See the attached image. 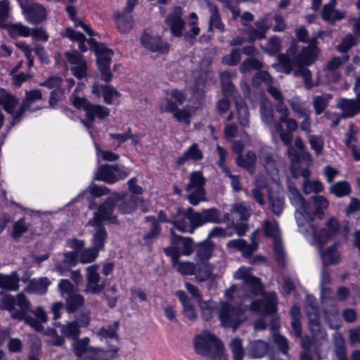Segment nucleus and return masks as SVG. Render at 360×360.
Wrapping results in <instances>:
<instances>
[{
	"label": "nucleus",
	"mask_w": 360,
	"mask_h": 360,
	"mask_svg": "<svg viewBox=\"0 0 360 360\" xmlns=\"http://www.w3.org/2000/svg\"><path fill=\"white\" fill-rule=\"evenodd\" d=\"M288 198L291 205L295 207V217L299 231L309 243L320 244V240L314 236V227L309 224L313 215L310 205L303 198L299 191L292 186H288Z\"/></svg>",
	"instance_id": "1"
},
{
	"label": "nucleus",
	"mask_w": 360,
	"mask_h": 360,
	"mask_svg": "<svg viewBox=\"0 0 360 360\" xmlns=\"http://www.w3.org/2000/svg\"><path fill=\"white\" fill-rule=\"evenodd\" d=\"M30 302L22 293L16 297L5 295L2 297L0 307L8 310L13 319L25 320V322L37 331H41L44 328L41 322L30 316H26L29 311Z\"/></svg>",
	"instance_id": "2"
},
{
	"label": "nucleus",
	"mask_w": 360,
	"mask_h": 360,
	"mask_svg": "<svg viewBox=\"0 0 360 360\" xmlns=\"http://www.w3.org/2000/svg\"><path fill=\"white\" fill-rule=\"evenodd\" d=\"M114 205L112 199H108L94 213V218L88 222L89 225L95 228V233L91 238V244L92 248L98 251L104 249L108 236L105 229L102 226V222L103 221H108L110 223L117 222L116 217L112 214Z\"/></svg>",
	"instance_id": "3"
},
{
	"label": "nucleus",
	"mask_w": 360,
	"mask_h": 360,
	"mask_svg": "<svg viewBox=\"0 0 360 360\" xmlns=\"http://www.w3.org/2000/svg\"><path fill=\"white\" fill-rule=\"evenodd\" d=\"M297 51L296 43H292L286 54H281L278 56L280 70L286 74L290 73L294 67L310 65L319 53V49L315 44H311L308 46L302 48L297 56L295 55Z\"/></svg>",
	"instance_id": "4"
},
{
	"label": "nucleus",
	"mask_w": 360,
	"mask_h": 360,
	"mask_svg": "<svg viewBox=\"0 0 360 360\" xmlns=\"http://www.w3.org/2000/svg\"><path fill=\"white\" fill-rule=\"evenodd\" d=\"M195 352L212 360H227L222 342L212 333L205 330L197 335L194 339Z\"/></svg>",
	"instance_id": "5"
},
{
	"label": "nucleus",
	"mask_w": 360,
	"mask_h": 360,
	"mask_svg": "<svg viewBox=\"0 0 360 360\" xmlns=\"http://www.w3.org/2000/svg\"><path fill=\"white\" fill-rule=\"evenodd\" d=\"M90 339L83 338L75 339L72 343V349L78 357H84L88 360H110L114 359L118 351L117 344H111L107 349L89 346Z\"/></svg>",
	"instance_id": "6"
},
{
	"label": "nucleus",
	"mask_w": 360,
	"mask_h": 360,
	"mask_svg": "<svg viewBox=\"0 0 360 360\" xmlns=\"http://www.w3.org/2000/svg\"><path fill=\"white\" fill-rule=\"evenodd\" d=\"M304 309L309 319V327L314 340L316 342L326 340L327 333L320 324L316 298L313 295L306 296Z\"/></svg>",
	"instance_id": "7"
},
{
	"label": "nucleus",
	"mask_w": 360,
	"mask_h": 360,
	"mask_svg": "<svg viewBox=\"0 0 360 360\" xmlns=\"http://www.w3.org/2000/svg\"><path fill=\"white\" fill-rule=\"evenodd\" d=\"M205 179L200 171L193 172L189 175V181L186 186V191L188 193V200L193 205H197L200 202L206 201L204 185Z\"/></svg>",
	"instance_id": "8"
},
{
	"label": "nucleus",
	"mask_w": 360,
	"mask_h": 360,
	"mask_svg": "<svg viewBox=\"0 0 360 360\" xmlns=\"http://www.w3.org/2000/svg\"><path fill=\"white\" fill-rule=\"evenodd\" d=\"M204 83L202 79H199L197 82L195 90L193 93V98H195L196 103L194 106H191V104L186 105L184 108L178 109L172 112L174 117L179 122L185 123L188 125L190 124V118L193 116L196 110L202 104L204 101V95L202 91Z\"/></svg>",
	"instance_id": "9"
},
{
	"label": "nucleus",
	"mask_w": 360,
	"mask_h": 360,
	"mask_svg": "<svg viewBox=\"0 0 360 360\" xmlns=\"http://www.w3.org/2000/svg\"><path fill=\"white\" fill-rule=\"evenodd\" d=\"M171 234L172 244L165 248V252L170 256L172 259L179 258L181 255L190 256L193 252V241L191 238L177 236L174 235L173 229H171Z\"/></svg>",
	"instance_id": "10"
},
{
	"label": "nucleus",
	"mask_w": 360,
	"mask_h": 360,
	"mask_svg": "<svg viewBox=\"0 0 360 360\" xmlns=\"http://www.w3.org/2000/svg\"><path fill=\"white\" fill-rule=\"evenodd\" d=\"M259 158L267 174L274 181L276 182L278 180L279 169L284 165L283 160L276 155L271 153L268 148H262L261 149Z\"/></svg>",
	"instance_id": "11"
},
{
	"label": "nucleus",
	"mask_w": 360,
	"mask_h": 360,
	"mask_svg": "<svg viewBox=\"0 0 360 360\" xmlns=\"http://www.w3.org/2000/svg\"><path fill=\"white\" fill-rule=\"evenodd\" d=\"M264 235L271 237L274 240V251L276 260L281 264L285 262V252L282 242L280 239V231L276 221L266 220L263 224Z\"/></svg>",
	"instance_id": "12"
},
{
	"label": "nucleus",
	"mask_w": 360,
	"mask_h": 360,
	"mask_svg": "<svg viewBox=\"0 0 360 360\" xmlns=\"http://www.w3.org/2000/svg\"><path fill=\"white\" fill-rule=\"evenodd\" d=\"M219 316L221 320V324L224 327L232 328L233 331H236L242 321L241 319V309L238 307H235L226 302H221L220 303V311Z\"/></svg>",
	"instance_id": "13"
},
{
	"label": "nucleus",
	"mask_w": 360,
	"mask_h": 360,
	"mask_svg": "<svg viewBox=\"0 0 360 360\" xmlns=\"http://www.w3.org/2000/svg\"><path fill=\"white\" fill-rule=\"evenodd\" d=\"M129 174V170L124 167H120L117 165H101L98 168L94 179L112 184L120 179H124Z\"/></svg>",
	"instance_id": "14"
},
{
	"label": "nucleus",
	"mask_w": 360,
	"mask_h": 360,
	"mask_svg": "<svg viewBox=\"0 0 360 360\" xmlns=\"http://www.w3.org/2000/svg\"><path fill=\"white\" fill-rule=\"evenodd\" d=\"M234 278L243 281L244 290L250 292L253 295H258L262 292L260 281L259 278L251 274L250 268L240 267L235 271Z\"/></svg>",
	"instance_id": "15"
},
{
	"label": "nucleus",
	"mask_w": 360,
	"mask_h": 360,
	"mask_svg": "<svg viewBox=\"0 0 360 360\" xmlns=\"http://www.w3.org/2000/svg\"><path fill=\"white\" fill-rule=\"evenodd\" d=\"M191 222L195 226L200 227L205 224H219L223 221L220 211L216 207L202 210L201 212L191 214Z\"/></svg>",
	"instance_id": "16"
},
{
	"label": "nucleus",
	"mask_w": 360,
	"mask_h": 360,
	"mask_svg": "<svg viewBox=\"0 0 360 360\" xmlns=\"http://www.w3.org/2000/svg\"><path fill=\"white\" fill-rule=\"evenodd\" d=\"M276 293L274 292H264L262 294V300L253 301L250 306V309L252 311L272 314L276 311Z\"/></svg>",
	"instance_id": "17"
},
{
	"label": "nucleus",
	"mask_w": 360,
	"mask_h": 360,
	"mask_svg": "<svg viewBox=\"0 0 360 360\" xmlns=\"http://www.w3.org/2000/svg\"><path fill=\"white\" fill-rule=\"evenodd\" d=\"M69 245L75 250L65 253L63 264H60L56 267L60 276L64 275L68 271L69 267L77 264L79 251L84 248V242L80 240L72 239L69 241Z\"/></svg>",
	"instance_id": "18"
},
{
	"label": "nucleus",
	"mask_w": 360,
	"mask_h": 360,
	"mask_svg": "<svg viewBox=\"0 0 360 360\" xmlns=\"http://www.w3.org/2000/svg\"><path fill=\"white\" fill-rule=\"evenodd\" d=\"M92 91L98 96H103L104 102L108 105L119 104L121 94L110 84H101L95 82Z\"/></svg>",
	"instance_id": "19"
},
{
	"label": "nucleus",
	"mask_w": 360,
	"mask_h": 360,
	"mask_svg": "<svg viewBox=\"0 0 360 360\" xmlns=\"http://www.w3.org/2000/svg\"><path fill=\"white\" fill-rule=\"evenodd\" d=\"M41 97L42 94L38 89L26 91L25 98L23 101L22 105L20 108L18 112L13 116L12 124H15L20 121V117L25 111L29 110L30 112H34L39 109V108H32V105L41 100Z\"/></svg>",
	"instance_id": "20"
},
{
	"label": "nucleus",
	"mask_w": 360,
	"mask_h": 360,
	"mask_svg": "<svg viewBox=\"0 0 360 360\" xmlns=\"http://www.w3.org/2000/svg\"><path fill=\"white\" fill-rule=\"evenodd\" d=\"M311 225L314 227V236L316 237V238L320 240L321 243H309L311 244L312 245L318 247V248H323V245L326 243V241L330 239L331 237L338 231L340 228L339 223L338 220L335 218H331L328 221L326 225L328 231L326 230L325 229H318L317 228H316L314 225H312L311 224Z\"/></svg>",
	"instance_id": "21"
},
{
	"label": "nucleus",
	"mask_w": 360,
	"mask_h": 360,
	"mask_svg": "<svg viewBox=\"0 0 360 360\" xmlns=\"http://www.w3.org/2000/svg\"><path fill=\"white\" fill-rule=\"evenodd\" d=\"M25 18L31 24H39L46 18V9L38 4L21 6Z\"/></svg>",
	"instance_id": "22"
},
{
	"label": "nucleus",
	"mask_w": 360,
	"mask_h": 360,
	"mask_svg": "<svg viewBox=\"0 0 360 360\" xmlns=\"http://www.w3.org/2000/svg\"><path fill=\"white\" fill-rule=\"evenodd\" d=\"M271 22L269 15H266L255 22V27H250L245 30L248 35V41H253L257 39L265 37L266 31L271 27Z\"/></svg>",
	"instance_id": "23"
},
{
	"label": "nucleus",
	"mask_w": 360,
	"mask_h": 360,
	"mask_svg": "<svg viewBox=\"0 0 360 360\" xmlns=\"http://www.w3.org/2000/svg\"><path fill=\"white\" fill-rule=\"evenodd\" d=\"M65 58L72 65L70 70L77 78L82 79L86 77L87 65L79 53H66Z\"/></svg>",
	"instance_id": "24"
},
{
	"label": "nucleus",
	"mask_w": 360,
	"mask_h": 360,
	"mask_svg": "<svg viewBox=\"0 0 360 360\" xmlns=\"http://www.w3.org/2000/svg\"><path fill=\"white\" fill-rule=\"evenodd\" d=\"M337 106L342 110V116L344 118L352 117L360 113V95L354 98H340Z\"/></svg>",
	"instance_id": "25"
},
{
	"label": "nucleus",
	"mask_w": 360,
	"mask_h": 360,
	"mask_svg": "<svg viewBox=\"0 0 360 360\" xmlns=\"http://www.w3.org/2000/svg\"><path fill=\"white\" fill-rule=\"evenodd\" d=\"M349 59V56L345 54L334 57L328 62L323 71L328 77V82H335L340 78V74L337 70L343 63L347 62Z\"/></svg>",
	"instance_id": "26"
},
{
	"label": "nucleus",
	"mask_w": 360,
	"mask_h": 360,
	"mask_svg": "<svg viewBox=\"0 0 360 360\" xmlns=\"http://www.w3.org/2000/svg\"><path fill=\"white\" fill-rule=\"evenodd\" d=\"M110 114V109L104 105L91 104L86 112V120H82V123L90 129L96 117L104 119Z\"/></svg>",
	"instance_id": "27"
},
{
	"label": "nucleus",
	"mask_w": 360,
	"mask_h": 360,
	"mask_svg": "<svg viewBox=\"0 0 360 360\" xmlns=\"http://www.w3.org/2000/svg\"><path fill=\"white\" fill-rule=\"evenodd\" d=\"M167 24L170 27L173 35L179 37L184 27V21L181 18V9L175 7L166 19Z\"/></svg>",
	"instance_id": "28"
},
{
	"label": "nucleus",
	"mask_w": 360,
	"mask_h": 360,
	"mask_svg": "<svg viewBox=\"0 0 360 360\" xmlns=\"http://www.w3.org/2000/svg\"><path fill=\"white\" fill-rule=\"evenodd\" d=\"M141 41L144 47L152 51L165 53L169 49V44L163 41L158 36H150L145 34L141 37Z\"/></svg>",
	"instance_id": "29"
},
{
	"label": "nucleus",
	"mask_w": 360,
	"mask_h": 360,
	"mask_svg": "<svg viewBox=\"0 0 360 360\" xmlns=\"http://www.w3.org/2000/svg\"><path fill=\"white\" fill-rule=\"evenodd\" d=\"M88 43L94 49L97 57V64L110 65L111 59L113 56L112 51L108 49L103 44L97 43L93 39H90Z\"/></svg>",
	"instance_id": "30"
},
{
	"label": "nucleus",
	"mask_w": 360,
	"mask_h": 360,
	"mask_svg": "<svg viewBox=\"0 0 360 360\" xmlns=\"http://www.w3.org/2000/svg\"><path fill=\"white\" fill-rule=\"evenodd\" d=\"M192 213H184L179 212L176 216L172 218V224L175 229L181 233H192L197 226L191 222V214Z\"/></svg>",
	"instance_id": "31"
},
{
	"label": "nucleus",
	"mask_w": 360,
	"mask_h": 360,
	"mask_svg": "<svg viewBox=\"0 0 360 360\" xmlns=\"http://www.w3.org/2000/svg\"><path fill=\"white\" fill-rule=\"evenodd\" d=\"M268 187L266 177L263 174H257L254 180V187L252 195L255 201L261 206L265 205L264 190Z\"/></svg>",
	"instance_id": "32"
},
{
	"label": "nucleus",
	"mask_w": 360,
	"mask_h": 360,
	"mask_svg": "<svg viewBox=\"0 0 360 360\" xmlns=\"http://www.w3.org/2000/svg\"><path fill=\"white\" fill-rule=\"evenodd\" d=\"M256 235L257 232H255L252 234V243L251 244H248V242L243 239H234L231 240L227 243V247L230 249L240 250L244 256L249 257L257 249V244L253 241Z\"/></svg>",
	"instance_id": "33"
},
{
	"label": "nucleus",
	"mask_w": 360,
	"mask_h": 360,
	"mask_svg": "<svg viewBox=\"0 0 360 360\" xmlns=\"http://www.w3.org/2000/svg\"><path fill=\"white\" fill-rule=\"evenodd\" d=\"M336 0H330V2L325 4L321 11L323 19L329 22L334 23L340 20L345 17V13L335 8Z\"/></svg>",
	"instance_id": "34"
},
{
	"label": "nucleus",
	"mask_w": 360,
	"mask_h": 360,
	"mask_svg": "<svg viewBox=\"0 0 360 360\" xmlns=\"http://www.w3.org/2000/svg\"><path fill=\"white\" fill-rule=\"evenodd\" d=\"M140 203L143 212L147 210V202L138 196H130L121 202L119 205V211L122 214H129L133 212Z\"/></svg>",
	"instance_id": "35"
},
{
	"label": "nucleus",
	"mask_w": 360,
	"mask_h": 360,
	"mask_svg": "<svg viewBox=\"0 0 360 360\" xmlns=\"http://www.w3.org/2000/svg\"><path fill=\"white\" fill-rule=\"evenodd\" d=\"M282 122L281 120H274L270 124V131L272 135V139L274 142H277L276 134H278L280 139L282 141L284 145H289L292 143L293 139L292 134L290 132H285L283 129Z\"/></svg>",
	"instance_id": "36"
},
{
	"label": "nucleus",
	"mask_w": 360,
	"mask_h": 360,
	"mask_svg": "<svg viewBox=\"0 0 360 360\" xmlns=\"http://www.w3.org/2000/svg\"><path fill=\"white\" fill-rule=\"evenodd\" d=\"M176 295L182 305L185 316L191 321L196 320L198 318L197 311L186 294L182 290H179Z\"/></svg>",
	"instance_id": "37"
},
{
	"label": "nucleus",
	"mask_w": 360,
	"mask_h": 360,
	"mask_svg": "<svg viewBox=\"0 0 360 360\" xmlns=\"http://www.w3.org/2000/svg\"><path fill=\"white\" fill-rule=\"evenodd\" d=\"M334 345L333 360H347L345 341L341 333L335 332L333 335Z\"/></svg>",
	"instance_id": "38"
},
{
	"label": "nucleus",
	"mask_w": 360,
	"mask_h": 360,
	"mask_svg": "<svg viewBox=\"0 0 360 360\" xmlns=\"http://www.w3.org/2000/svg\"><path fill=\"white\" fill-rule=\"evenodd\" d=\"M198 304L201 317L206 321H210L214 317L218 308L217 304L212 300L205 301L202 299H199Z\"/></svg>",
	"instance_id": "39"
},
{
	"label": "nucleus",
	"mask_w": 360,
	"mask_h": 360,
	"mask_svg": "<svg viewBox=\"0 0 360 360\" xmlns=\"http://www.w3.org/2000/svg\"><path fill=\"white\" fill-rule=\"evenodd\" d=\"M50 284L51 281L47 277L34 278L29 282L25 290L29 293L45 294Z\"/></svg>",
	"instance_id": "40"
},
{
	"label": "nucleus",
	"mask_w": 360,
	"mask_h": 360,
	"mask_svg": "<svg viewBox=\"0 0 360 360\" xmlns=\"http://www.w3.org/2000/svg\"><path fill=\"white\" fill-rule=\"evenodd\" d=\"M213 249L214 244L208 240L199 243L196 249V262H209L208 260L212 256Z\"/></svg>",
	"instance_id": "41"
},
{
	"label": "nucleus",
	"mask_w": 360,
	"mask_h": 360,
	"mask_svg": "<svg viewBox=\"0 0 360 360\" xmlns=\"http://www.w3.org/2000/svg\"><path fill=\"white\" fill-rule=\"evenodd\" d=\"M214 269L213 265L210 262H196L195 276L198 281L203 282L212 276Z\"/></svg>",
	"instance_id": "42"
},
{
	"label": "nucleus",
	"mask_w": 360,
	"mask_h": 360,
	"mask_svg": "<svg viewBox=\"0 0 360 360\" xmlns=\"http://www.w3.org/2000/svg\"><path fill=\"white\" fill-rule=\"evenodd\" d=\"M207 6L210 13L209 30L216 29L219 32H223L224 31L225 26L221 21V18L217 6L212 4H208Z\"/></svg>",
	"instance_id": "43"
},
{
	"label": "nucleus",
	"mask_w": 360,
	"mask_h": 360,
	"mask_svg": "<svg viewBox=\"0 0 360 360\" xmlns=\"http://www.w3.org/2000/svg\"><path fill=\"white\" fill-rule=\"evenodd\" d=\"M259 114L262 122L270 125L274 120V112L271 102L268 99H264L259 104Z\"/></svg>",
	"instance_id": "44"
},
{
	"label": "nucleus",
	"mask_w": 360,
	"mask_h": 360,
	"mask_svg": "<svg viewBox=\"0 0 360 360\" xmlns=\"http://www.w3.org/2000/svg\"><path fill=\"white\" fill-rule=\"evenodd\" d=\"M203 158L202 151L197 143H193L177 160L179 165L184 164L187 160L198 161Z\"/></svg>",
	"instance_id": "45"
},
{
	"label": "nucleus",
	"mask_w": 360,
	"mask_h": 360,
	"mask_svg": "<svg viewBox=\"0 0 360 360\" xmlns=\"http://www.w3.org/2000/svg\"><path fill=\"white\" fill-rule=\"evenodd\" d=\"M18 103V99L15 96L0 89V105H3L5 111L13 113Z\"/></svg>",
	"instance_id": "46"
},
{
	"label": "nucleus",
	"mask_w": 360,
	"mask_h": 360,
	"mask_svg": "<svg viewBox=\"0 0 360 360\" xmlns=\"http://www.w3.org/2000/svg\"><path fill=\"white\" fill-rule=\"evenodd\" d=\"M0 288L16 291L19 288V278L16 273H12L10 275L0 274Z\"/></svg>",
	"instance_id": "47"
},
{
	"label": "nucleus",
	"mask_w": 360,
	"mask_h": 360,
	"mask_svg": "<svg viewBox=\"0 0 360 360\" xmlns=\"http://www.w3.org/2000/svg\"><path fill=\"white\" fill-rule=\"evenodd\" d=\"M268 345L262 340H255L250 342L247 347L249 356L252 358H261L267 352Z\"/></svg>",
	"instance_id": "48"
},
{
	"label": "nucleus",
	"mask_w": 360,
	"mask_h": 360,
	"mask_svg": "<svg viewBox=\"0 0 360 360\" xmlns=\"http://www.w3.org/2000/svg\"><path fill=\"white\" fill-rule=\"evenodd\" d=\"M314 204L316 207V210H314V209L311 207V209L312 210L313 215L311 217V219L309 221V224H311V221L316 217H318L319 219L322 218L323 215V210L327 209L329 202L326 197L321 195H315L312 198Z\"/></svg>",
	"instance_id": "49"
},
{
	"label": "nucleus",
	"mask_w": 360,
	"mask_h": 360,
	"mask_svg": "<svg viewBox=\"0 0 360 360\" xmlns=\"http://www.w3.org/2000/svg\"><path fill=\"white\" fill-rule=\"evenodd\" d=\"M256 161V154L252 151H248L245 158L240 155L236 160V162L239 167L245 168L251 174L254 172Z\"/></svg>",
	"instance_id": "50"
},
{
	"label": "nucleus",
	"mask_w": 360,
	"mask_h": 360,
	"mask_svg": "<svg viewBox=\"0 0 360 360\" xmlns=\"http://www.w3.org/2000/svg\"><path fill=\"white\" fill-rule=\"evenodd\" d=\"M8 34L11 37H27L31 35V29L21 23H8L6 27Z\"/></svg>",
	"instance_id": "51"
},
{
	"label": "nucleus",
	"mask_w": 360,
	"mask_h": 360,
	"mask_svg": "<svg viewBox=\"0 0 360 360\" xmlns=\"http://www.w3.org/2000/svg\"><path fill=\"white\" fill-rule=\"evenodd\" d=\"M173 267L182 275H195V264L189 261H181L179 258L172 259Z\"/></svg>",
	"instance_id": "52"
},
{
	"label": "nucleus",
	"mask_w": 360,
	"mask_h": 360,
	"mask_svg": "<svg viewBox=\"0 0 360 360\" xmlns=\"http://www.w3.org/2000/svg\"><path fill=\"white\" fill-rule=\"evenodd\" d=\"M329 191L335 196L342 198L349 195L352 189L347 181H340L331 184L329 187Z\"/></svg>",
	"instance_id": "53"
},
{
	"label": "nucleus",
	"mask_w": 360,
	"mask_h": 360,
	"mask_svg": "<svg viewBox=\"0 0 360 360\" xmlns=\"http://www.w3.org/2000/svg\"><path fill=\"white\" fill-rule=\"evenodd\" d=\"M297 70L295 71V75L296 76L300 75L303 79V82L304 84V87L307 89H311L314 85H319L321 82V79L319 76L316 79V84L313 82L312 75L309 70L304 68L303 67H297Z\"/></svg>",
	"instance_id": "54"
},
{
	"label": "nucleus",
	"mask_w": 360,
	"mask_h": 360,
	"mask_svg": "<svg viewBox=\"0 0 360 360\" xmlns=\"http://www.w3.org/2000/svg\"><path fill=\"white\" fill-rule=\"evenodd\" d=\"M239 124L243 127L249 126V110L243 101H236Z\"/></svg>",
	"instance_id": "55"
},
{
	"label": "nucleus",
	"mask_w": 360,
	"mask_h": 360,
	"mask_svg": "<svg viewBox=\"0 0 360 360\" xmlns=\"http://www.w3.org/2000/svg\"><path fill=\"white\" fill-rule=\"evenodd\" d=\"M117 327V322H114L112 326L102 327L98 330L97 335L99 337L101 340H103V339H110L115 343H117V337L116 333Z\"/></svg>",
	"instance_id": "56"
},
{
	"label": "nucleus",
	"mask_w": 360,
	"mask_h": 360,
	"mask_svg": "<svg viewBox=\"0 0 360 360\" xmlns=\"http://www.w3.org/2000/svg\"><path fill=\"white\" fill-rule=\"evenodd\" d=\"M65 300L66 301V309L69 313L76 311L79 307L83 305L84 302L83 296L76 292Z\"/></svg>",
	"instance_id": "57"
},
{
	"label": "nucleus",
	"mask_w": 360,
	"mask_h": 360,
	"mask_svg": "<svg viewBox=\"0 0 360 360\" xmlns=\"http://www.w3.org/2000/svg\"><path fill=\"white\" fill-rule=\"evenodd\" d=\"M332 96L329 94H323L314 98L313 107L317 115L321 114L325 110Z\"/></svg>",
	"instance_id": "58"
},
{
	"label": "nucleus",
	"mask_w": 360,
	"mask_h": 360,
	"mask_svg": "<svg viewBox=\"0 0 360 360\" xmlns=\"http://www.w3.org/2000/svg\"><path fill=\"white\" fill-rule=\"evenodd\" d=\"M133 20L129 13L120 14L117 18V27L120 32H128L132 27Z\"/></svg>",
	"instance_id": "59"
},
{
	"label": "nucleus",
	"mask_w": 360,
	"mask_h": 360,
	"mask_svg": "<svg viewBox=\"0 0 360 360\" xmlns=\"http://www.w3.org/2000/svg\"><path fill=\"white\" fill-rule=\"evenodd\" d=\"M269 201L272 212L276 216H280L284 208L283 198L278 195L269 193Z\"/></svg>",
	"instance_id": "60"
},
{
	"label": "nucleus",
	"mask_w": 360,
	"mask_h": 360,
	"mask_svg": "<svg viewBox=\"0 0 360 360\" xmlns=\"http://www.w3.org/2000/svg\"><path fill=\"white\" fill-rule=\"evenodd\" d=\"M61 333L67 338L75 340L80 334V330L77 321H71L61 326Z\"/></svg>",
	"instance_id": "61"
},
{
	"label": "nucleus",
	"mask_w": 360,
	"mask_h": 360,
	"mask_svg": "<svg viewBox=\"0 0 360 360\" xmlns=\"http://www.w3.org/2000/svg\"><path fill=\"white\" fill-rule=\"evenodd\" d=\"M307 141L310 145L311 148L314 151L316 156L323 154L324 141L321 136L319 135H309L307 137Z\"/></svg>",
	"instance_id": "62"
},
{
	"label": "nucleus",
	"mask_w": 360,
	"mask_h": 360,
	"mask_svg": "<svg viewBox=\"0 0 360 360\" xmlns=\"http://www.w3.org/2000/svg\"><path fill=\"white\" fill-rule=\"evenodd\" d=\"M172 97L168 96L167 90L165 91V97L161 98L158 103V108L162 112H172L176 108V103L172 101Z\"/></svg>",
	"instance_id": "63"
},
{
	"label": "nucleus",
	"mask_w": 360,
	"mask_h": 360,
	"mask_svg": "<svg viewBox=\"0 0 360 360\" xmlns=\"http://www.w3.org/2000/svg\"><path fill=\"white\" fill-rule=\"evenodd\" d=\"M231 212L237 214L240 220L246 221L250 217L252 210L245 203L239 202L232 207Z\"/></svg>",
	"instance_id": "64"
}]
</instances>
